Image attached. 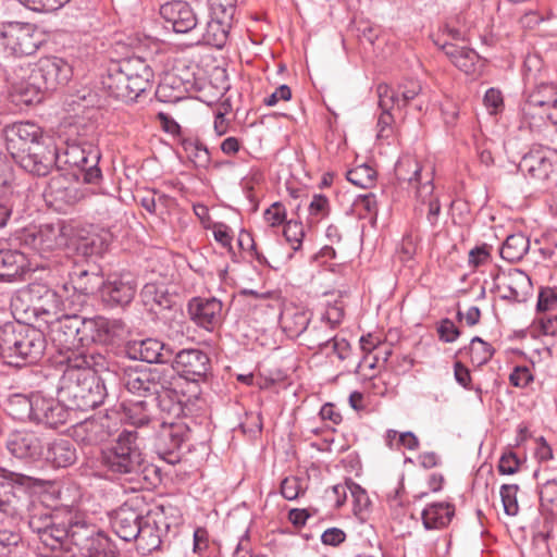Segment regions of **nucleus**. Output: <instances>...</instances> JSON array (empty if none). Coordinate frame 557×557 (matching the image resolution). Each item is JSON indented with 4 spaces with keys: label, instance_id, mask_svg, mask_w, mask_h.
Here are the masks:
<instances>
[{
    "label": "nucleus",
    "instance_id": "47",
    "mask_svg": "<svg viewBox=\"0 0 557 557\" xmlns=\"http://www.w3.org/2000/svg\"><path fill=\"white\" fill-rule=\"evenodd\" d=\"M347 180L360 188H371L376 181V171L370 165L363 163L349 170L346 174Z\"/></svg>",
    "mask_w": 557,
    "mask_h": 557
},
{
    "label": "nucleus",
    "instance_id": "64",
    "mask_svg": "<svg viewBox=\"0 0 557 557\" xmlns=\"http://www.w3.org/2000/svg\"><path fill=\"white\" fill-rule=\"evenodd\" d=\"M284 236L292 244L294 250L299 249L305 236L302 224L296 221H288L284 226Z\"/></svg>",
    "mask_w": 557,
    "mask_h": 557
},
{
    "label": "nucleus",
    "instance_id": "41",
    "mask_svg": "<svg viewBox=\"0 0 557 557\" xmlns=\"http://www.w3.org/2000/svg\"><path fill=\"white\" fill-rule=\"evenodd\" d=\"M431 171H429L430 173ZM395 173L399 181H407L409 184L413 185L418 190V186H421L425 181V175L422 174V166L418 162V160L411 156L401 157L396 165Z\"/></svg>",
    "mask_w": 557,
    "mask_h": 557
},
{
    "label": "nucleus",
    "instance_id": "17",
    "mask_svg": "<svg viewBox=\"0 0 557 557\" xmlns=\"http://www.w3.org/2000/svg\"><path fill=\"white\" fill-rule=\"evenodd\" d=\"M524 114L539 115L553 124H557V86L554 84L537 85L527 98L522 108Z\"/></svg>",
    "mask_w": 557,
    "mask_h": 557
},
{
    "label": "nucleus",
    "instance_id": "14",
    "mask_svg": "<svg viewBox=\"0 0 557 557\" xmlns=\"http://www.w3.org/2000/svg\"><path fill=\"white\" fill-rule=\"evenodd\" d=\"M190 429L182 419L161 422L156 435V446L160 456L170 463H175L180 457L175 454L182 444L189 438Z\"/></svg>",
    "mask_w": 557,
    "mask_h": 557
},
{
    "label": "nucleus",
    "instance_id": "21",
    "mask_svg": "<svg viewBox=\"0 0 557 557\" xmlns=\"http://www.w3.org/2000/svg\"><path fill=\"white\" fill-rule=\"evenodd\" d=\"M7 81L13 92L20 96L21 101L26 104L39 102L41 94L46 91L33 74L30 63L18 64L7 74Z\"/></svg>",
    "mask_w": 557,
    "mask_h": 557
},
{
    "label": "nucleus",
    "instance_id": "31",
    "mask_svg": "<svg viewBox=\"0 0 557 557\" xmlns=\"http://www.w3.org/2000/svg\"><path fill=\"white\" fill-rule=\"evenodd\" d=\"M157 512L148 511L138 529V535L133 539L136 541L137 550L147 555L161 545V529L158 525Z\"/></svg>",
    "mask_w": 557,
    "mask_h": 557
},
{
    "label": "nucleus",
    "instance_id": "15",
    "mask_svg": "<svg viewBox=\"0 0 557 557\" xmlns=\"http://www.w3.org/2000/svg\"><path fill=\"white\" fill-rule=\"evenodd\" d=\"M79 310H69L59 318H54L52 322V338L60 346L65 349L67 355L76 351L74 348L83 344V336L81 335L82 329L86 330L87 319L81 318L77 312Z\"/></svg>",
    "mask_w": 557,
    "mask_h": 557
},
{
    "label": "nucleus",
    "instance_id": "38",
    "mask_svg": "<svg viewBox=\"0 0 557 557\" xmlns=\"http://www.w3.org/2000/svg\"><path fill=\"white\" fill-rule=\"evenodd\" d=\"M140 297L143 304L151 312H158L172 307V297L164 284L147 283L144 285Z\"/></svg>",
    "mask_w": 557,
    "mask_h": 557
},
{
    "label": "nucleus",
    "instance_id": "25",
    "mask_svg": "<svg viewBox=\"0 0 557 557\" xmlns=\"http://www.w3.org/2000/svg\"><path fill=\"white\" fill-rule=\"evenodd\" d=\"M86 331L90 332L92 342L112 345L123 338L126 333V325L120 319L96 317L87 319Z\"/></svg>",
    "mask_w": 557,
    "mask_h": 557
},
{
    "label": "nucleus",
    "instance_id": "23",
    "mask_svg": "<svg viewBox=\"0 0 557 557\" xmlns=\"http://www.w3.org/2000/svg\"><path fill=\"white\" fill-rule=\"evenodd\" d=\"M34 408L32 421L45 424L49 428H57L64 424L69 419V408L64 403L40 393L34 394Z\"/></svg>",
    "mask_w": 557,
    "mask_h": 557
},
{
    "label": "nucleus",
    "instance_id": "46",
    "mask_svg": "<svg viewBox=\"0 0 557 557\" xmlns=\"http://www.w3.org/2000/svg\"><path fill=\"white\" fill-rule=\"evenodd\" d=\"M332 333V327L326 322L321 321L319 325H314L306 334L305 339L307 346L310 349H322L327 346L332 339H334V335Z\"/></svg>",
    "mask_w": 557,
    "mask_h": 557
},
{
    "label": "nucleus",
    "instance_id": "48",
    "mask_svg": "<svg viewBox=\"0 0 557 557\" xmlns=\"http://www.w3.org/2000/svg\"><path fill=\"white\" fill-rule=\"evenodd\" d=\"M396 90L401 108H406L410 101L423 95V84L419 79L406 77L398 83Z\"/></svg>",
    "mask_w": 557,
    "mask_h": 557
},
{
    "label": "nucleus",
    "instance_id": "10",
    "mask_svg": "<svg viewBox=\"0 0 557 557\" xmlns=\"http://www.w3.org/2000/svg\"><path fill=\"white\" fill-rule=\"evenodd\" d=\"M30 299L35 302L38 312L53 318H59L69 310H79L78 298L70 299V285L63 284L57 288L35 283L28 288Z\"/></svg>",
    "mask_w": 557,
    "mask_h": 557
},
{
    "label": "nucleus",
    "instance_id": "35",
    "mask_svg": "<svg viewBox=\"0 0 557 557\" xmlns=\"http://www.w3.org/2000/svg\"><path fill=\"white\" fill-rule=\"evenodd\" d=\"M441 46L443 52L448 57L451 63L467 75H473L476 72L479 54L468 47H459L454 44L443 42Z\"/></svg>",
    "mask_w": 557,
    "mask_h": 557
},
{
    "label": "nucleus",
    "instance_id": "6",
    "mask_svg": "<svg viewBox=\"0 0 557 557\" xmlns=\"http://www.w3.org/2000/svg\"><path fill=\"white\" fill-rule=\"evenodd\" d=\"M100 463L107 472L116 475H137L145 469V458L136 431L124 430L117 438L101 450Z\"/></svg>",
    "mask_w": 557,
    "mask_h": 557
},
{
    "label": "nucleus",
    "instance_id": "18",
    "mask_svg": "<svg viewBox=\"0 0 557 557\" xmlns=\"http://www.w3.org/2000/svg\"><path fill=\"white\" fill-rule=\"evenodd\" d=\"M160 15L166 27L177 34L191 33L199 24L196 11L184 0H173L162 4Z\"/></svg>",
    "mask_w": 557,
    "mask_h": 557
},
{
    "label": "nucleus",
    "instance_id": "40",
    "mask_svg": "<svg viewBox=\"0 0 557 557\" xmlns=\"http://www.w3.org/2000/svg\"><path fill=\"white\" fill-rule=\"evenodd\" d=\"M63 145L64 147H60V151H63V162L78 169L87 165L91 151H99L88 141H63Z\"/></svg>",
    "mask_w": 557,
    "mask_h": 557
},
{
    "label": "nucleus",
    "instance_id": "33",
    "mask_svg": "<svg viewBox=\"0 0 557 557\" xmlns=\"http://www.w3.org/2000/svg\"><path fill=\"white\" fill-rule=\"evenodd\" d=\"M29 271L28 259L18 250H0V281L14 282Z\"/></svg>",
    "mask_w": 557,
    "mask_h": 557
},
{
    "label": "nucleus",
    "instance_id": "24",
    "mask_svg": "<svg viewBox=\"0 0 557 557\" xmlns=\"http://www.w3.org/2000/svg\"><path fill=\"white\" fill-rule=\"evenodd\" d=\"M137 289L135 280L129 274L112 276L107 282L102 281L101 298L109 306L128 305Z\"/></svg>",
    "mask_w": 557,
    "mask_h": 557
},
{
    "label": "nucleus",
    "instance_id": "61",
    "mask_svg": "<svg viewBox=\"0 0 557 557\" xmlns=\"http://www.w3.org/2000/svg\"><path fill=\"white\" fill-rule=\"evenodd\" d=\"M376 127V139H388L398 135L395 126V120L391 111L382 110L377 119Z\"/></svg>",
    "mask_w": 557,
    "mask_h": 557
},
{
    "label": "nucleus",
    "instance_id": "32",
    "mask_svg": "<svg viewBox=\"0 0 557 557\" xmlns=\"http://www.w3.org/2000/svg\"><path fill=\"white\" fill-rule=\"evenodd\" d=\"M70 299L78 298L79 309L86 304V297L101 289L102 277L97 273L81 270L70 273Z\"/></svg>",
    "mask_w": 557,
    "mask_h": 557
},
{
    "label": "nucleus",
    "instance_id": "12",
    "mask_svg": "<svg viewBox=\"0 0 557 557\" xmlns=\"http://www.w3.org/2000/svg\"><path fill=\"white\" fill-rule=\"evenodd\" d=\"M0 40L4 50L15 57L34 54L41 44L35 25L20 22L2 24Z\"/></svg>",
    "mask_w": 557,
    "mask_h": 557
},
{
    "label": "nucleus",
    "instance_id": "7",
    "mask_svg": "<svg viewBox=\"0 0 557 557\" xmlns=\"http://www.w3.org/2000/svg\"><path fill=\"white\" fill-rule=\"evenodd\" d=\"M7 150L25 171L45 176L60 158L61 148L45 146V141H8Z\"/></svg>",
    "mask_w": 557,
    "mask_h": 557
},
{
    "label": "nucleus",
    "instance_id": "19",
    "mask_svg": "<svg viewBox=\"0 0 557 557\" xmlns=\"http://www.w3.org/2000/svg\"><path fill=\"white\" fill-rule=\"evenodd\" d=\"M190 319L207 331L220 327L224 320L223 304L215 297H194L188 301Z\"/></svg>",
    "mask_w": 557,
    "mask_h": 557
},
{
    "label": "nucleus",
    "instance_id": "29",
    "mask_svg": "<svg viewBox=\"0 0 557 557\" xmlns=\"http://www.w3.org/2000/svg\"><path fill=\"white\" fill-rule=\"evenodd\" d=\"M128 354L132 358L147 363H164L172 357V350L156 338L135 341L129 346Z\"/></svg>",
    "mask_w": 557,
    "mask_h": 557
},
{
    "label": "nucleus",
    "instance_id": "11",
    "mask_svg": "<svg viewBox=\"0 0 557 557\" xmlns=\"http://www.w3.org/2000/svg\"><path fill=\"white\" fill-rule=\"evenodd\" d=\"M173 369L163 367H128L124 370L123 384L139 396L152 395L171 384Z\"/></svg>",
    "mask_w": 557,
    "mask_h": 557
},
{
    "label": "nucleus",
    "instance_id": "39",
    "mask_svg": "<svg viewBox=\"0 0 557 557\" xmlns=\"http://www.w3.org/2000/svg\"><path fill=\"white\" fill-rule=\"evenodd\" d=\"M76 449L69 440H55L47 448L46 460L53 467H69L76 461Z\"/></svg>",
    "mask_w": 557,
    "mask_h": 557
},
{
    "label": "nucleus",
    "instance_id": "36",
    "mask_svg": "<svg viewBox=\"0 0 557 557\" xmlns=\"http://www.w3.org/2000/svg\"><path fill=\"white\" fill-rule=\"evenodd\" d=\"M310 312L295 306L285 307L280 315L282 330L288 337H298L308 327Z\"/></svg>",
    "mask_w": 557,
    "mask_h": 557
},
{
    "label": "nucleus",
    "instance_id": "30",
    "mask_svg": "<svg viewBox=\"0 0 557 557\" xmlns=\"http://www.w3.org/2000/svg\"><path fill=\"white\" fill-rule=\"evenodd\" d=\"M145 516L127 504L121 506L112 517L111 523L115 534L123 541H133Z\"/></svg>",
    "mask_w": 557,
    "mask_h": 557
},
{
    "label": "nucleus",
    "instance_id": "9",
    "mask_svg": "<svg viewBox=\"0 0 557 557\" xmlns=\"http://www.w3.org/2000/svg\"><path fill=\"white\" fill-rule=\"evenodd\" d=\"M72 227L64 223L45 224L23 230L18 235L20 244L41 256L69 246Z\"/></svg>",
    "mask_w": 557,
    "mask_h": 557
},
{
    "label": "nucleus",
    "instance_id": "16",
    "mask_svg": "<svg viewBox=\"0 0 557 557\" xmlns=\"http://www.w3.org/2000/svg\"><path fill=\"white\" fill-rule=\"evenodd\" d=\"M493 282L495 292L505 300L522 302L532 293L530 277L519 269L500 270Z\"/></svg>",
    "mask_w": 557,
    "mask_h": 557
},
{
    "label": "nucleus",
    "instance_id": "20",
    "mask_svg": "<svg viewBox=\"0 0 557 557\" xmlns=\"http://www.w3.org/2000/svg\"><path fill=\"white\" fill-rule=\"evenodd\" d=\"M32 72L46 91L65 85L72 76L70 64L57 57L39 59L37 63L32 64Z\"/></svg>",
    "mask_w": 557,
    "mask_h": 557
},
{
    "label": "nucleus",
    "instance_id": "56",
    "mask_svg": "<svg viewBox=\"0 0 557 557\" xmlns=\"http://www.w3.org/2000/svg\"><path fill=\"white\" fill-rule=\"evenodd\" d=\"M306 490L304 480L298 476H287L281 483V494L287 500L297 499Z\"/></svg>",
    "mask_w": 557,
    "mask_h": 557
},
{
    "label": "nucleus",
    "instance_id": "13",
    "mask_svg": "<svg viewBox=\"0 0 557 557\" xmlns=\"http://www.w3.org/2000/svg\"><path fill=\"white\" fill-rule=\"evenodd\" d=\"M88 195L87 188H83L71 177L57 173L52 175L44 190V198L48 206L57 211H66L84 200Z\"/></svg>",
    "mask_w": 557,
    "mask_h": 557
},
{
    "label": "nucleus",
    "instance_id": "1",
    "mask_svg": "<svg viewBox=\"0 0 557 557\" xmlns=\"http://www.w3.org/2000/svg\"><path fill=\"white\" fill-rule=\"evenodd\" d=\"M28 524L37 534L42 545L41 555L45 557H72L71 545L76 546L84 557L117 556V548L112 540L73 508L35 512Z\"/></svg>",
    "mask_w": 557,
    "mask_h": 557
},
{
    "label": "nucleus",
    "instance_id": "22",
    "mask_svg": "<svg viewBox=\"0 0 557 557\" xmlns=\"http://www.w3.org/2000/svg\"><path fill=\"white\" fill-rule=\"evenodd\" d=\"M210 358L200 349H183L178 351L171 368L175 374L188 381L197 382L210 371Z\"/></svg>",
    "mask_w": 557,
    "mask_h": 557
},
{
    "label": "nucleus",
    "instance_id": "63",
    "mask_svg": "<svg viewBox=\"0 0 557 557\" xmlns=\"http://www.w3.org/2000/svg\"><path fill=\"white\" fill-rule=\"evenodd\" d=\"M100 160L99 151H91L89 157V162L86 163V166H82L81 170L83 172V181L87 184H95L99 182L101 178V171L98 168V163Z\"/></svg>",
    "mask_w": 557,
    "mask_h": 557
},
{
    "label": "nucleus",
    "instance_id": "49",
    "mask_svg": "<svg viewBox=\"0 0 557 557\" xmlns=\"http://www.w3.org/2000/svg\"><path fill=\"white\" fill-rule=\"evenodd\" d=\"M494 352V348L481 337L475 336L471 339L469 345V355L473 364H485L492 359Z\"/></svg>",
    "mask_w": 557,
    "mask_h": 557
},
{
    "label": "nucleus",
    "instance_id": "55",
    "mask_svg": "<svg viewBox=\"0 0 557 557\" xmlns=\"http://www.w3.org/2000/svg\"><path fill=\"white\" fill-rule=\"evenodd\" d=\"M379 97V107L381 110L391 111L395 106L401 108L397 90L386 84H380L376 87Z\"/></svg>",
    "mask_w": 557,
    "mask_h": 557
},
{
    "label": "nucleus",
    "instance_id": "5",
    "mask_svg": "<svg viewBox=\"0 0 557 557\" xmlns=\"http://www.w3.org/2000/svg\"><path fill=\"white\" fill-rule=\"evenodd\" d=\"M99 101L100 99L96 91L88 88L77 90L67 102L74 114L65 116L61 121L57 135L64 139L96 136L98 134L99 121L102 116Z\"/></svg>",
    "mask_w": 557,
    "mask_h": 557
},
{
    "label": "nucleus",
    "instance_id": "2",
    "mask_svg": "<svg viewBox=\"0 0 557 557\" xmlns=\"http://www.w3.org/2000/svg\"><path fill=\"white\" fill-rule=\"evenodd\" d=\"M58 395L69 409L87 411L103 404L107 388L97 372L108 368L101 354L72 351L64 359Z\"/></svg>",
    "mask_w": 557,
    "mask_h": 557
},
{
    "label": "nucleus",
    "instance_id": "58",
    "mask_svg": "<svg viewBox=\"0 0 557 557\" xmlns=\"http://www.w3.org/2000/svg\"><path fill=\"white\" fill-rule=\"evenodd\" d=\"M555 17L554 12L550 9H547L545 12L541 11H528L520 18L519 24L523 29L533 30L541 23L545 21H549Z\"/></svg>",
    "mask_w": 557,
    "mask_h": 557
},
{
    "label": "nucleus",
    "instance_id": "3",
    "mask_svg": "<svg viewBox=\"0 0 557 557\" xmlns=\"http://www.w3.org/2000/svg\"><path fill=\"white\" fill-rule=\"evenodd\" d=\"M153 77V70L147 60L134 55L111 66L102 85L115 99L133 101L151 88Z\"/></svg>",
    "mask_w": 557,
    "mask_h": 557
},
{
    "label": "nucleus",
    "instance_id": "54",
    "mask_svg": "<svg viewBox=\"0 0 557 557\" xmlns=\"http://www.w3.org/2000/svg\"><path fill=\"white\" fill-rule=\"evenodd\" d=\"M517 484H504L500 487V497L504 507V511L508 516H516L519 511V505L517 500L518 493Z\"/></svg>",
    "mask_w": 557,
    "mask_h": 557
},
{
    "label": "nucleus",
    "instance_id": "42",
    "mask_svg": "<svg viewBox=\"0 0 557 557\" xmlns=\"http://www.w3.org/2000/svg\"><path fill=\"white\" fill-rule=\"evenodd\" d=\"M34 403V394H12L7 399L5 409L13 419L32 421Z\"/></svg>",
    "mask_w": 557,
    "mask_h": 557
},
{
    "label": "nucleus",
    "instance_id": "43",
    "mask_svg": "<svg viewBox=\"0 0 557 557\" xmlns=\"http://www.w3.org/2000/svg\"><path fill=\"white\" fill-rule=\"evenodd\" d=\"M530 249V240L521 233L509 235L500 248V256L509 262L520 261Z\"/></svg>",
    "mask_w": 557,
    "mask_h": 557
},
{
    "label": "nucleus",
    "instance_id": "4",
    "mask_svg": "<svg viewBox=\"0 0 557 557\" xmlns=\"http://www.w3.org/2000/svg\"><path fill=\"white\" fill-rule=\"evenodd\" d=\"M2 359L21 367L37 362L44 355L47 342L44 333L30 325L7 323L0 326Z\"/></svg>",
    "mask_w": 557,
    "mask_h": 557
},
{
    "label": "nucleus",
    "instance_id": "62",
    "mask_svg": "<svg viewBox=\"0 0 557 557\" xmlns=\"http://www.w3.org/2000/svg\"><path fill=\"white\" fill-rule=\"evenodd\" d=\"M309 215L311 222H319L330 213V202L329 199L320 194H317L312 197V200L309 203Z\"/></svg>",
    "mask_w": 557,
    "mask_h": 557
},
{
    "label": "nucleus",
    "instance_id": "57",
    "mask_svg": "<svg viewBox=\"0 0 557 557\" xmlns=\"http://www.w3.org/2000/svg\"><path fill=\"white\" fill-rule=\"evenodd\" d=\"M483 104L490 115H498L505 109L504 96L497 88H488L483 97Z\"/></svg>",
    "mask_w": 557,
    "mask_h": 557
},
{
    "label": "nucleus",
    "instance_id": "37",
    "mask_svg": "<svg viewBox=\"0 0 557 557\" xmlns=\"http://www.w3.org/2000/svg\"><path fill=\"white\" fill-rule=\"evenodd\" d=\"M454 516L455 506L446 502L430 504L421 513L423 527L426 530H440L446 528Z\"/></svg>",
    "mask_w": 557,
    "mask_h": 557
},
{
    "label": "nucleus",
    "instance_id": "53",
    "mask_svg": "<svg viewBox=\"0 0 557 557\" xmlns=\"http://www.w3.org/2000/svg\"><path fill=\"white\" fill-rule=\"evenodd\" d=\"M154 126L161 129L165 135L175 137L185 136L186 133L176 120L169 113L159 112L153 120Z\"/></svg>",
    "mask_w": 557,
    "mask_h": 557
},
{
    "label": "nucleus",
    "instance_id": "28",
    "mask_svg": "<svg viewBox=\"0 0 557 557\" xmlns=\"http://www.w3.org/2000/svg\"><path fill=\"white\" fill-rule=\"evenodd\" d=\"M7 447L18 459L36 460L44 453L41 440L33 432H14L10 435Z\"/></svg>",
    "mask_w": 557,
    "mask_h": 557
},
{
    "label": "nucleus",
    "instance_id": "45",
    "mask_svg": "<svg viewBox=\"0 0 557 557\" xmlns=\"http://www.w3.org/2000/svg\"><path fill=\"white\" fill-rule=\"evenodd\" d=\"M3 136L4 139H40L42 131L34 122L21 121L5 126Z\"/></svg>",
    "mask_w": 557,
    "mask_h": 557
},
{
    "label": "nucleus",
    "instance_id": "59",
    "mask_svg": "<svg viewBox=\"0 0 557 557\" xmlns=\"http://www.w3.org/2000/svg\"><path fill=\"white\" fill-rule=\"evenodd\" d=\"M25 8L40 13L54 12L63 8L71 0H17Z\"/></svg>",
    "mask_w": 557,
    "mask_h": 557
},
{
    "label": "nucleus",
    "instance_id": "8",
    "mask_svg": "<svg viewBox=\"0 0 557 557\" xmlns=\"http://www.w3.org/2000/svg\"><path fill=\"white\" fill-rule=\"evenodd\" d=\"M209 20L198 44L221 49L225 46L236 10V0H208Z\"/></svg>",
    "mask_w": 557,
    "mask_h": 557
},
{
    "label": "nucleus",
    "instance_id": "27",
    "mask_svg": "<svg viewBox=\"0 0 557 557\" xmlns=\"http://www.w3.org/2000/svg\"><path fill=\"white\" fill-rule=\"evenodd\" d=\"M111 435L107 418H91L73 426L72 436L75 442L85 446L98 445Z\"/></svg>",
    "mask_w": 557,
    "mask_h": 557
},
{
    "label": "nucleus",
    "instance_id": "52",
    "mask_svg": "<svg viewBox=\"0 0 557 557\" xmlns=\"http://www.w3.org/2000/svg\"><path fill=\"white\" fill-rule=\"evenodd\" d=\"M74 246L76 251L84 257H91L102 252V242L97 235L81 237L77 242L69 239V246Z\"/></svg>",
    "mask_w": 557,
    "mask_h": 557
},
{
    "label": "nucleus",
    "instance_id": "26",
    "mask_svg": "<svg viewBox=\"0 0 557 557\" xmlns=\"http://www.w3.org/2000/svg\"><path fill=\"white\" fill-rule=\"evenodd\" d=\"M182 385L181 376L176 375L173 370L171 384L152 394L156 396L154 399L160 410L174 419H181L184 414L185 394L183 393Z\"/></svg>",
    "mask_w": 557,
    "mask_h": 557
},
{
    "label": "nucleus",
    "instance_id": "34",
    "mask_svg": "<svg viewBox=\"0 0 557 557\" xmlns=\"http://www.w3.org/2000/svg\"><path fill=\"white\" fill-rule=\"evenodd\" d=\"M554 158V152L539 148L522 157L520 168L531 177L543 181L552 172Z\"/></svg>",
    "mask_w": 557,
    "mask_h": 557
},
{
    "label": "nucleus",
    "instance_id": "44",
    "mask_svg": "<svg viewBox=\"0 0 557 557\" xmlns=\"http://www.w3.org/2000/svg\"><path fill=\"white\" fill-rule=\"evenodd\" d=\"M433 174L432 172L425 175V181L421 186H418L417 197L423 203H428V221L435 224L441 211V205L437 198L433 196Z\"/></svg>",
    "mask_w": 557,
    "mask_h": 557
},
{
    "label": "nucleus",
    "instance_id": "51",
    "mask_svg": "<svg viewBox=\"0 0 557 557\" xmlns=\"http://www.w3.org/2000/svg\"><path fill=\"white\" fill-rule=\"evenodd\" d=\"M125 416L129 423L135 426L146 425L151 420V412L148 408V404L144 400L132 403L125 407Z\"/></svg>",
    "mask_w": 557,
    "mask_h": 557
},
{
    "label": "nucleus",
    "instance_id": "60",
    "mask_svg": "<svg viewBox=\"0 0 557 557\" xmlns=\"http://www.w3.org/2000/svg\"><path fill=\"white\" fill-rule=\"evenodd\" d=\"M354 205L361 218H375L377 214V200L373 193L358 196Z\"/></svg>",
    "mask_w": 557,
    "mask_h": 557
},
{
    "label": "nucleus",
    "instance_id": "50",
    "mask_svg": "<svg viewBox=\"0 0 557 557\" xmlns=\"http://www.w3.org/2000/svg\"><path fill=\"white\" fill-rule=\"evenodd\" d=\"M186 157L199 168H205L210 162V153L202 141H181Z\"/></svg>",
    "mask_w": 557,
    "mask_h": 557
}]
</instances>
